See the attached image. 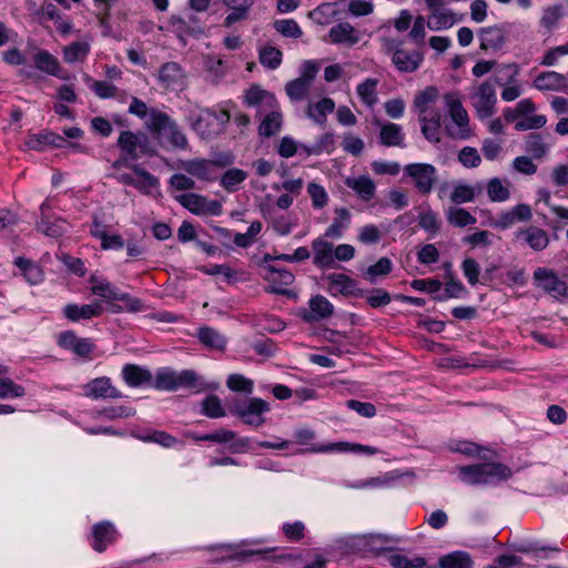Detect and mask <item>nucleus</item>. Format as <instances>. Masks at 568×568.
<instances>
[{
	"mask_svg": "<svg viewBox=\"0 0 568 568\" xmlns=\"http://www.w3.org/2000/svg\"><path fill=\"white\" fill-rule=\"evenodd\" d=\"M128 111L140 119L149 116L144 126L159 144L162 145V140L166 136L170 146L174 149L185 150L189 146L185 134L168 113L155 108L149 109L146 103L136 97L131 98Z\"/></svg>",
	"mask_w": 568,
	"mask_h": 568,
	"instance_id": "obj_1",
	"label": "nucleus"
},
{
	"mask_svg": "<svg viewBox=\"0 0 568 568\" xmlns=\"http://www.w3.org/2000/svg\"><path fill=\"white\" fill-rule=\"evenodd\" d=\"M116 146L120 150V156L112 164L114 169L129 168L134 165L143 156L154 158L159 152L150 136L142 131L133 132L122 131L118 138Z\"/></svg>",
	"mask_w": 568,
	"mask_h": 568,
	"instance_id": "obj_2",
	"label": "nucleus"
},
{
	"mask_svg": "<svg viewBox=\"0 0 568 568\" xmlns=\"http://www.w3.org/2000/svg\"><path fill=\"white\" fill-rule=\"evenodd\" d=\"M152 386L159 390L175 392L179 388H186L195 389V393L210 388L195 371L184 369L178 373L169 367L158 369Z\"/></svg>",
	"mask_w": 568,
	"mask_h": 568,
	"instance_id": "obj_3",
	"label": "nucleus"
},
{
	"mask_svg": "<svg viewBox=\"0 0 568 568\" xmlns=\"http://www.w3.org/2000/svg\"><path fill=\"white\" fill-rule=\"evenodd\" d=\"M231 415L236 416L245 425L258 427L264 424L263 414L268 412V403L262 398H233L226 404Z\"/></svg>",
	"mask_w": 568,
	"mask_h": 568,
	"instance_id": "obj_4",
	"label": "nucleus"
},
{
	"mask_svg": "<svg viewBox=\"0 0 568 568\" xmlns=\"http://www.w3.org/2000/svg\"><path fill=\"white\" fill-rule=\"evenodd\" d=\"M460 479L468 485L488 484L493 479H507L511 469L500 463H486L459 467Z\"/></svg>",
	"mask_w": 568,
	"mask_h": 568,
	"instance_id": "obj_5",
	"label": "nucleus"
},
{
	"mask_svg": "<svg viewBox=\"0 0 568 568\" xmlns=\"http://www.w3.org/2000/svg\"><path fill=\"white\" fill-rule=\"evenodd\" d=\"M449 115L454 122L445 126L446 134L454 140H467L471 136L468 113L462 102L453 94L445 95Z\"/></svg>",
	"mask_w": 568,
	"mask_h": 568,
	"instance_id": "obj_6",
	"label": "nucleus"
},
{
	"mask_svg": "<svg viewBox=\"0 0 568 568\" xmlns=\"http://www.w3.org/2000/svg\"><path fill=\"white\" fill-rule=\"evenodd\" d=\"M404 175L409 178L415 189L423 195H428L438 181L437 169L430 163H409L403 169Z\"/></svg>",
	"mask_w": 568,
	"mask_h": 568,
	"instance_id": "obj_7",
	"label": "nucleus"
},
{
	"mask_svg": "<svg viewBox=\"0 0 568 568\" xmlns=\"http://www.w3.org/2000/svg\"><path fill=\"white\" fill-rule=\"evenodd\" d=\"M496 84H503L498 78L484 81L471 95V104L480 120L491 116L496 112Z\"/></svg>",
	"mask_w": 568,
	"mask_h": 568,
	"instance_id": "obj_8",
	"label": "nucleus"
},
{
	"mask_svg": "<svg viewBox=\"0 0 568 568\" xmlns=\"http://www.w3.org/2000/svg\"><path fill=\"white\" fill-rule=\"evenodd\" d=\"M536 285L545 293L557 301L568 298V284L561 280L557 273L547 267H538L534 272Z\"/></svg>",
	"mask_w": 568,
	"mask_h": 568,
	"instance_id": "obj_9",
	"label": "nucleus"
},
{
	"mask_svg": "<svg viewBox=\"0 0 568 568\" xmlns=\"http://www.w3.org/2000/svg\"><path fill=\"white\" fill-rule=\"evenodd\" d=\"M284 261V254L272 256L265 254L263 261L260 264L262 276L268 283L266 292L284 295V268L280 265V262Z\"/></svg>",
	"mask_w": 568,
	"mask_h": 568,
	"instance_id": "obj_10",
	"label": "nucleus"
},
{
	"mask_svg": "<svg viewBox=\"0 0 568 568\" xmlns=\"http://www.w3.org/2000/svg\"><path fill=\"white\" fill-rule=\"evenodd\" d=\"M230 115L226 111L217 113L212 109H204L199 116L193 121L192 128L202 138H211L212 135L219 134L222 130V125L227 122Z\"/></svg>",
	"mask_w": 568,
	"mask_h": 568,
	"instance_id": "obj_11",
	"label": "nucleus"
},
{
	"mask_svg": "<svg viewBox=\"0 0 568 568\" xmlns=\"http://www.w3.org/2000/svg\"><path fill=\"white\" fill-rule=\"evenodd\" d=\"M398 539L384 534H368L358 536L353 540V548L364 554L379 556L383 552L394 550L390 544L397 542Z\"/></svg>",
	"mask_w": 568,
	"mask_h": 568,
	"instance_id": "obj_12",
	"label": "nucleus"
},
{
	"mask_svg": "<svg viewBox=\"0 0 568 568\" xmlns=\"http://www.w3.org/2000/svg\"><path fill=\"white\" fill-rule=\"evenodd\" d=\"M243 104L246 108H256L260 114L280 108L276 97L257 83L251 84L243 92Z\"/></svg>",
	"mask_w": 568,
	"mask_h": 568,
	"instance_id": "obj_13",
	"label": "nucleus"
},
{
	"mask_svg": "<svg viewBox=\"0 0 568 568\" xmlns=\"http://www.w3.org/2000/svg\"><path fill=\"white\" fill-rule=\"evenodd\" d=\"M318 72V65L313 61H305L301 77L286 85V94L291 100H303Z\"/></svg>",
	"mask_w": 568,
	"mask_h": 568,
	"instance_id": "obj_14",
	"label": "nucleus"
},
{
	"mask_svg": "<svg viewBox=\"0 0 568 568\" xmlns=\"http://www.w3.org/2000/svg\"><path fill=\"white\" fill-rule=\"evenodd\" d=\"M179 202L196 215H220L223 211L222 204L219 201L207 200L205 196L195 193L181 195Z\"/></svg>",
	"mask_w": 568,
	"mask_h": 568,
	"instance_id": "obj_15",
	"label": "nucleus"
},
{
	"mask_svg": "<svg viewBox=\"0 0 568 568\" xmlns=\"http://www.w3.org/2000/svg\"><path fill=\"white\" fill-rule=\"evenodd\" d=\"M50 211V202L49 200H45L40 206V217L36 223V229L47 236L58 239L67 233V222L61 217H54L52 220Z\"/></svg>",
	"mask_w": 568,
	"mask_h": 568,
	"instance_id": "obj_16",
	"label": "nucleus"
},
{
	"mask_svg": "<svg viewBox=\"0 0 568 568\" xmlns=\"http://www.w3.org/2000/svg\"><path fill=\"white\" fill-rule=\"evenodd\" d=\"M27 146L31 150H41L42 145H50L54 148L69 146L79 152H85L87 148L77 142H69L64 136L51 131H43L38 134L31 135L27 142Z\"/></svg>",
	"mask_w": 568,
	"mask_h": 568,
	"instance_id": "obj_17",
	"label": "nucleus"
},
{
	"mask_svg": "<svg viewBox=\"0 0 568 568\" xmlns=\"http://www.w3.org/2000/svg\"><path fill=\"white\" fill-rule=\"evenodd\" d=\"M119 537L115 526L108 520L99 521L92 526L91 547L97 552H104L110 545H113Z\"/></svg>",
	"mask_w": 568,
	"mask_h": 568,
	"instance_id": "obj_18",
	"label": "nucleus"
},
{
	"mask_svg": "<svg viewBox=\"0 0 568 568\" xmlns=\"http://www.w3.org/2000/svg\"><path fill=\"white\" fill-rule=\"evenodd\" d=\"M387 50L393 51L392 61L402 72H413L422 62V55L418 52H408L404 49H399L393 40L387 41Z\"/></svg>",
	"mask_w": 568,
	"mask_h": 568,
	"instance_id": "obj_19",
	"label": "nucleus"
},
{
	"mask_svg": "<svg viewBox=\"0 0 568 568\" xmlns=\"http://www.w3.org/2000/svg\"><path fill=\"white\" fill-rule=\"evenodd\" d=\"M58 343L60 347L70 349L83 358H88L94 349V344L90 338H80L73 331L62 332Z\"/></svg>",
	"mask_w": 568,
	"mask_h": 568,
	"instance_id": "obj_20",
	"label": "nucleus"
},
{
	"mask_svg": "<svg viewBox=\"0 0 568 568\" xmlns=\"http://www.w3.org/2000/svg\"><path fill=\"white\" fill-rule=\"evenodd\" d=\"M130 169L138 176L142 178V181L135 180L129 173H121L115 176L116 181L123 185L133 186L140 191H144L149 187H155L159 184L158 179L152 175L149 171L142 168L140 164L131 165Z\"/></svg>",
	"mask_w": 568,
	"mask_h": 568,
	"instance_id": "obj_21",
	"label": "nucleus"
},
{
	"mask_svg": "<svg viewBox=\"0 0 568 568\" xmlns=\"http://www.w3.org/2000/svg\"><path fill=\"white\" fill-rule=\"evenodd\" d=\"M62 313L65 318L71 322H79L80 320H91L93 317H99L103 313V305L101 302L95 301L91 304H67Z\"/></svg>",
	"mask_w": 568,
	"mask_h": 568,
	"instance_id": "obj_22",
	"label": "nucleus"
},
{
	"mask_svg": "<svg viewBox=\"0 0 568 568\" xmlns=\"http://www.w3.org/2000/svg\"><path fill=\"white\" fill-rule=\"evenodd\" d=\"M210 2H190L189 8L185 10V17L173 14L170 18V23L181 32H190L191 23L201 29L200 19L193 13V11L202 12L206 11Z\"/></svg>",
	"mask_w": 568,
	"mask_h": 568,
	"instance_id": "obj_23",
	"label": "nucleus"
},
{
	"mask_svg": "<svg viewBox=\"0 0 568 568\" xmlns=\"http://www.w3.org/2000/svg\"><path fill=\"white\" fill-rule=\"evenodd\" d=\"M312 453H355V454H366V455H375L378 453V449L373 446L347 443V442H337L326 445L313 446L308 449Z\"/></svg>",
	"mask_w": 568,
	"mask_h": 568,
	"instance_id": "obj_24",
	"label": "nucleus"
},
{
	"mask_svg": "<svg viewBox=\"0 0 568 568\" xmlns=\"http://www.w3.org/2000/svg\"><path fill=\"white\" fill-rule=\"evenodd\" d=\"M430 4V16L427 20V27L430 30H443L450 28L456 21V16L452 11L443 8V2H428Z\"/></svg>",
	"mask_w": 568,
	"mask_h": 568,
	"instance_id": "obj_25",
	"label": "nucleus"
},
{
	"mask_svg": "<svg viewBox=\"0 0 568 568\" xmlns=\"http://www.w3.org/2000/svg\"><path fill=\"white\" fill-rule=\"evenodd\" d=\"M374 123L379 126V142L384 146H405V134L399 124L387 122L382 123L379 120H375Z\"/></svg>",
	"mask_w": 568,
	"mask_h": 568,
	"instance_id": "obj_26",
	"label": "nucleus"
},
{
	"mask_svg": "<svg viewBox=\"0 0 568 568\" xmlns=\"http://www.w3.org/2000/svg\"><path fill=\"white\" fill-rule=\"evenodd\" d=\"M420 130L424 138L433 143L440 142L442 114L439 111H432L429 115L419 114Z\"/></svg>",
	"mask_w": 568,
	"mask_h": 568,
	"instance_id": "obj_27",
	"label": "nucleus"
},
{
	"mask_svg": "<svg viewBox=\"0 0 568 568\" xmlns=\"http://www.w3.org/2000/svg\"><path fill=\"white\" fill-rule=\"evenodd\" d=\"M87 396L92 398H120L122 394L111 385L109 377H98L88 383Z\"/></svg>",
	"mask_w": 568,
	"mask_h": 568,
	"instance_id": "obj_28",
	"label": "nucleus"
},
{
	"mask_svg": "<svg viewBox=\"0 0 568 568\" xmlns=\"http://www.w3.org/2000/svg\"><path fill=\"white\" fill-rule=\"evenodd\" d=\"M122 377L130 387H139L152 384V373L135 364H125L122 368Z\"/></svg>",
	"mask_w": 568,
	"mask_h": 568,
	"instance_id": "obj_29",
	"label": "nucleus"
},
{
	"mask_svg": "<svg viewBox=\"0 0 568 568\" xmlns=\"http://www.w3.org/2000/svg\"><path fill=\"white\" fill-rule=\"evenodd\" d=\"M314 253L313 263L321 268H327L334 265L333 244L322 239H316L312 243Z\"/></svg>",
	"mask_w": 568,
	"mask_h": 568,
	"instance_id": "obj_30",
	"label": "nucleus"
},
{
	"mask_svg": "<svg viewBox=\"0 0 568 568\" xmlns=\"http://www.w3.org/2000/svg\"><path fill=\"white\" fill-rule=\"evenodd\" d=\"M536 89L540 91H566V78L555 71L540 73L534 81Z\"/></svg>",
	"mask_w": 568,
	"mask_h": 568,
	"instance_id": "obj_31",
	"label": "nucleus"
},
{
	"mask_svg": "<svg viewBox=\"0 0 568 568\" xmlns=\"http://www.w3.org/2000/svg\"><path fill=\"white\" fill-rule=\"evenodd\" d=\"M335 110V102L331 98H323L316 103H308L306 115L318 125H324L327 114Z\"/></svg>",
	"mask_w": 568,
	"mask_h": 568,
	"instance_id": "obj_32",
	"label": "nucleus"
},
{
	"mask_svg": "<svg viewBox=\"0 0 568 568\" xmlns=\"http://www.w3.org/2000/svg\"><path fill=\"white\" fill-rule=\"evenodd\" d=\"M516 236L523 237L525 242L534 250V251H542L549 244V237L546 231L542 229L530 226L526 230H519L516 233Z\"/></svg>",
	"mask_w": 568,
	"mask_h": 568,
	"instance_id": "obj_33",
	"label": "nucleus"
},
{
	"mask_svg": "<svg viewBox=\"0 0 568 568\" xmlns=\"http://www.w3.org/2000/svg\"><path fill=\"white\" fill-rule=\"evenodd\" d=\"M345 184L352 189L363 201H369L374 197L376 185L374 181L367 175L358 178H348Z\"/></svg>",
	"mask_w": 568,
	"mask_h": 568,
	"instance_id": "obj_34",
	"label": "nucleus"
},
{
	"mask_svg": "<svg viewBox=\"0 0 568 568\" xmlns=\"http://www.w3.org/2000/svg\"><path fill=\"white\" fill-rule=\"evenodd\" d=\"M332 290H337L343 295L362 296L363 291L356 287V281L343 273H334L327 276Z\"/></svg>",
	"mask_w": 568,
	"mask_h": 568,
	"instance_id": "obj_35",
	"label": "nucleus"
},
{
	"mask_svg": "<svg viewBox=\"0 0 568 568\" xmlns=\"http://www.w3.org/2000/svg\"><path fill=\"white\" fill-rule=\"evenodd\" d=\"M328 37L333 43H345L347 45H354L359 41L355 29L347 22L332 27Z\"/></svg>",
	"mask_w": 568,
	"mask_h": 568,
	"instance_id": "obj_36",
	"label": "nucleus"
},
{
	"mask_svg": "<svg viewBox=\"0 0 568 568\" xmlns=\"http://www.w3.org/2000/svg\"><path fill=\"white\" fill-rule=\"evenodd\" d=\"M184 74L176 62H165L159 70V81L164 88H171L182 82Z\"/></svg>",
	"mask_w": 568,
	"mask_h": 568,
	"instance_id": "obj_37",
	"label": "nucleus"
},
{
	"mask_svg": "<svg viewBox=\"0 0 568 568\" xmlns=\"http://www.w3.org/2000/svg\"><path fill=\"white\" fill-rule=\"evenodd\" d=\"M480 48L483 50L499 49L505 43V32L498 27L483 28L479 31Z\"/></svg>",
	"mask_w": 568,
	"mask_h": 568,
	"instance_id": "obj_38",
	"label": "nucleus"
},
{
	"mask_svg": "<svg viewBox=\"0 0 568 568\" xmlns=\"http://www.w3.org/2000/svg\"><path fill=\"white\" fill-rule=\"evenodd\" d=\"M440 568H474L471 556L463 550L452 551L438 560Z\"/></svg>",
	"mask_w": 568,
	"mask_h": 568,
	"instance_id": "obj_39",
	"label": "nucleus"
},
{
	"mask_svg": "<svg viewBox=\"0 0 568 568\" xmlns=\"http://www.w3.org/2000/svg\"><path fill=\"white\" fill-rule=\"evenodd\" d=\"M258 126V133L262 136L270 138L274 135L282 125V113L278 109L268 110Z\"/></svg>",
	"mask_w": 568,
	"mask_h": 568,
	"instance_id": "obj_40",
	"label": "nucleus"
},
{
	"mask_svg": "<svg viewBox=\"0 0 568 568\" xmlns=\"http://www.w3.org/2000/svg\"><path fill=\"white\" fill-rule=\"evenodd\" d=\"M311 316L307 320H323L329 317L334 312L333 304L323 295H316L310 300Z\"/></svg>",
	"mask_w": 568,
	"mask_h": 568,
	"instance_id": "obj_41",
	"label": "nucleus"
},
{
	"mask_svg": "<svg viewBox=\"0 0 568 568\" xmlns=\"http://www.w3.org/2000/svg\"><path fill=\"white\" fill-rule=\"evenodd\" d=\"M34 67L50 75L60 77V63L50 52L42 50L34 55Z\"/></svg>",
	"mask_w": 568,
	"mask_h": 568,
	"instance_id": "obj_42",
	"label": "nucleus"
},
{
	"mask_svg": "<svg viewBox=\"0 0 568 568\" xmlns=\"http://www.w3.org/2000/svg\"><path fill=\"white\" fill-rule=\"evenodd\" d=\"M196 336L209 348L223 349L225 347V338L212 327H200Z\"/></svg>",
	"mask_w": 568,
	"mask_h": 568,
	"instance_id": "obj_43",
	"label": "nucleus"
},
{
	"mask_svg": "<svg viewBox=\"0 0 568 568\" xmlns=\"http://www.w3.org/2000/svg\"><path fill=\"white\" fill-rule=\"evenodd\" d=\"M447 222L455 227H465L476 223V217L463 207L452 206L446 211Z\"/></svg>",
	"mask_w": 568,
	"mask_h": 568,
	"instance_id": "obj_44",
	"label": "nucleus"
},
{
	"mask_svg": "<svg viewBox=\"0 0 568 568\" xmlns=\"http://www.w3.org/2000/svg\"><path fill=\"white\" fill-rule=\"evenodd\" d=\"M336 217L334 222L327 227L325 236L339 239L342 236V230L347 227L351 221V213L345 207H338L335 210Z\"/></svg>",
	"mask_w": 568,
	"mask_h": 568,
	"instance_id": "obj_45",
	"label": "nucleus"
},
{
	"mask_svg": "<svg viewBox=\"0 0 568 568\" xmlns=\"http://www.w3.org/2000/svg\"><path fill=\"white\" fill-rule=\"evenodd\" d=\"M201 413L209 418H221L226 415V410L223 408L221 399L210 394L202 400Z\"/></svg>",
	"mask_w": 568,
	"mask_h": 568,
	"instance_id": "obj_46",
	"label": "nucleus"
},
{
	"mask_svg": "<svg viewBox=\"0 0 568 568\" xmlns=\"http://www.w3.org/2000/svg\"><path fill=\"white\" fill-rule=\"evenodd\" d=\"M90 52V45L87 42H72L63 50L64 61L73 63L78 60H83Z\"/></svg>",
	"mask_w": 568,
	"mask_h": 568,
	"instance_id": "obj_47",
	"label": "nucleus"
},
{
	"mask_svg": "<svg viewBox=\"0 0 568 568\" xmlns=\"http://www.w3.org/2000/svg\"><path fill=\"white\" fill-rule=\"evenodd\" d=\"M211 166L210 161L195 159L186 163L185 171L197 179L211 181Z\"/></svg>",
	"mask_w": 568,
	"mask_h": 568,
	"instance_id": "obj_48",
	"label": "nucleus"
},
{
	"mask_svg": "<svg viewBox=\"0 0 568 568\" xmlns=\"http://www.w3.org/2000/svg\"><path fill=\"white\" fill-rule=\"evenodd\" d=\"M258 59L262 65L274 70L281 65L282 51L272 45H266L260 50Z\"/></svg>",
	"mask_w": 568,
	"mask_h": 568,
	"instance_id": "obj_49",
	"label": "nucleus"
},
{
	"mask_svg": "<svg viewBox=\"0 0 568 568\" xmlns=\"http://www.w3.org/2000/svg\"><path fill=\"white\" fill-rule=\"evenodd\" d=\"M247 178V173L241 169H230L221 178V185L229 192H235L237 185Z\"/></svg>",
	"mask_w": 568,
	"mask_h": 568,
	"instance_id": "obj_50",
	"label": "nucleus"
},
{
	"mask_svg": "<svg viewBox=\"0 0 568 568\" xmlns=\"http://www.w3.org/2000/svg\"><path fill=\"white\" fill-rule=\"evenodd\" d=\"M564 7L561 4L549 6L544 10L540 18V24L548 31L557 27L558 21L564 17Z\"/></svg>",
	"mask_w": 568,
	"mask_h": 568,
	"instance_id": "obj_51",
	"label": "nucleus"
},
{
	"mask_svg": "<svg viewBox=\"0 0 568 568\" xmlns=\"http://www.w3.org/2000/svg\"><path fill=\"white\" fill-rule=\"evenodd\" d=\"M337 2H322L316 9L311 12V18L320 23L327 24L331 19L336 14Z\"/></svg>",
	"mask_w": 568,
	"mask_h": 568,
	"instance_id": "obj_52",
	"label": "nucleus"
},
{
	"mask_svg": "<svg viewBox=\"0 0 568 568\" xmlns=\"http://www.w3.org/2000/svg\"><path fill=\"white\" fill-rule=\"evenodd\" d=\"M525 151L535 159L542 158L547 152V145L538 133H530L525 141Z\"/></svg>",
	"mask_w": 568,
	"mask_h": 568,
	"instance_id": "obj_53",
	"label": "nucleus"
},
{
	"mask_svg": "<svg viewBox=\"0 0 568 568\" xmlns=\"http://www.w3.org/2000/svg\"><path fill=\"white\" fill-rule=\"evenodd\" d=\"M113 301H120L123 303V306L113 305L114 312H121L125 310L128 312L136 313L143 308V304L140 298L133 297L129 293L120 292L119 290Z\"/></svg>",
	"mask_w": 568,
	"mask_h": 568,
	"instance_id": "obj_54",
	"label": "nucleus"
},
{
	"mask_svg": "<svg viewBox=\"0 0 568 568\" xmlns=\"http://www.w3.org/2000/svg\"><path fill=\"white\" fill-rule=\"evenodd\" d=\"M377 80L366 79L357 85V93L362 101L372 106L377 102L376 95Z\"/></svg>",
	"mask_w": 568,
	"mask_h": 568,
	"instance_id": "obj_55",
	"label": "nucleus"
},
{
	"mask_svg": "<svg viewBox=\"0 0 568 568\" xmlns=\"http://www.w3.org/2000/svg\"><path fill=\"white\" fill-rule=\"evenodd\" d=\"M487 193L493 202H504L510 196L508 187L504 186L498 178H493L488 181Z\"/></svg>",
	"mask_w": 568,
	"mask_h": 568,
	"instance_id": "obj_56",
	"label": "nucleus"
},
{
	"mask_svg": "<svg viewBox=\"0 0 568 568\" xmlns=\"http://www.w3.org/2000/svg\"><path fill=\"white\" fill-rule=\"evenodd\" d=\"M389 564L394 568H425L426 567V559L423 557H414L408 558L404 555H392L389 558Z\"/></svg>",
	"mask_w": 568,
	"mask_h": 568,
	"instance_id": "obj_57",
	"label": "nucleus"
},
{
	"mask_svg": "<svg viewBox=\"0 0 568 568\" xmlns=\"http://www.w3.org/2000/svg\"><path fill=\"white\" fill-rule=\"evenodd\" d=\"M392 261L388 257H381L374 265L368 266L365 277L374 283L377 276L387 275L392 272Z\"/></svg>",
	"mask_w": 568,
	"mask_h": 568,
	"instance_id": "obj_58",
	"label": "nucleus"
},
{
	"mask_svg": "<svg viewBox=\"0 0 568 568\" xmlns=\"http://www.w3.org/2000/svg\"><path fill=\"white\" fill-rule=\"evenodd\" d=\"M476 191L473 186L467 184H456L453 192L450 193V201L454 204H463L474 201Z\"/></svg>",
	"mask_w": 568,
	"mask_h": 568,
	"instance_id": "obj_59",
	"label": "nucleus"
},
{
	"mask_svg": "<svg viewBox=\"0 0 568 568\" xmlns=\"http://www.w3.org/2000/svg\"><path fill=\"white\" fill-rule=\"evenodd\" d=\"M418 225L424 231L430 234H436L440 229V221L434 211L428 210L418 215Z\"/></svg>",
	"mask_w": 568,
	"mask_h": 568,
	"instance_id": "obj_60",
	"label": "nucleus"
},
{
	"mask_svg": "<svg viewBox=\"0 0 568 568\" xmlns=\"http://www.w3.org/2000/svg\"><path fill=\"white\" fill-rule=\"evenodd\" d=\"M24 387L16 384L12 379L0 378V398H17L24 396Z\"/></svg>",
	"mask_w": 568,
	"mask_h": 568,
	"instance_id": "obj_61",
	"label": "nucleus"
},
{
	"mask_svg": "<svg viewBox=\"0 0 568 568\" xmlns=\"http://www.w3.org/2000/svg\"><path fill=\"white\" fill-rule=\"evenodd\" d=\"M226 385L234 392H243L247 395L253 393V382L240 374L230 375Z\"/></svg>",
	"mask_w": 568,
	"mask_h": 568,
	"instance_id": "obj_62",
	"label": "nucleus"
},
{
	"mask_svg": "<svg viewBox=\"0 0 568 568\" xmlns=\"http://www.w3.org/2000/svg\"><path fill=\"white\" fill-rule=\"evenodd\" d=\"M437 89L434 87L426 88L423 92L416 95L414 100V106L417 109L419 114L427 112V105L435 101L437 98Z\"/></svg>",
	"mask_w": 568,
	"mask_h": 568,
	"instance_id": "obj_63",
	"label": "nucleus"
},
{
	"mask_svg": "<svg viewBox=\"0 0 568 568\" xmlns=\"http://www.w3.org/2000/svg\"><path fill=\"white\" fill-rule=\"evenodd\" d=\"M458 161L466 168H477L481 159L475 148L464 146L458 153Z\"/></svg>",
	"mask_w": 568,
	"mask_h": 568,
	"instance_id": "obj_64",
	"label": "nucleus"
}]
</instances>
